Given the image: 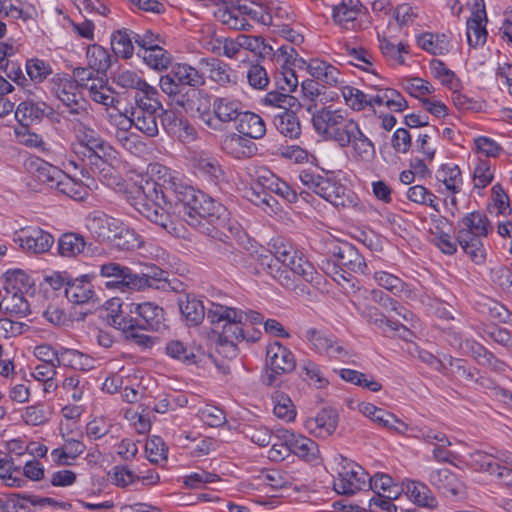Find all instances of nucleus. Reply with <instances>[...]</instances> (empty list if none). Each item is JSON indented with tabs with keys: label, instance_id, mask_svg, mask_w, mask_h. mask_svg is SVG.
Returning a JSON list of instances; mask_svg holds the SVG:
<instances>
[{
	"label": "nucleus",
	"instance_id": "obj_1",
	"mask_svg": "<svg viewBox=\"0 0 512 512\" xmlns=\"http://www.w3.org/2000/svg\"><path fill=\"white\" fill-rule=\"evenodd\" d=\"M170 199L177 212L187 216L188 224L198 227L202 233L214 239L222 240V235L229 238L226 231L232 236L240 232L239 224L227 218L226 210L220 204L191 186L175 187Z\"/></svg>",
	"mask_w": 512,
	"mask_h": 512
},
{
	"label": "nucleus",
	"instance_id": "obj_2",
	"mask_svg": "<svg viewBox=\"0 0 512 512\" xmlns=\"http://www.w3.org/2000/svg\"><path fill=\"white\" fill-rule=\"evenodd\" d=\"M205 83L204 74L187 63L172 65L170 71L159 80V86L168 96L170 104L186 112L201 111L198 102L206 100V92L198 88Z\"/></svg>",
	"mask_w": 512,
	"mask_h": 512
},
{
	"label": "nucleus",
	"instance_id": "obj_3",
	"mask_svg": "<svg viewBox=\"0 0 512 512\" xmlns=\"http://www.w3.org/2000/svg\"><path fill=\"white\" fill-rule=\"evenodd\" d=\"M492 229L491 221L479 211L467 213L458 221L457 243L476 264L485 261L486 252L482 238L486 237Z\"/></svg>",
	"mask_w": 512,
	"mask_h": 512
},
{
	"label": "nucleus",
	"instance_id": "obj_4",
	"mask_svg": "<svg viewBox=\"0 0 512 512\" xmlns=\"http://www.w3.org/2000/svg\"><path fill=\"white\" fill-rule=\"evenodd\" d=\"M299 180L308 189L330 202L335 207H353L356 205L355 194L336 179L333 172L321 175L314 170L304 169L299 173Z\"/></svg>",
	"mask_w": 512,
	"mask_h": 512
},
{
	"label": "nucleus",
	"instance_id": "obj_5",
	"mask_svg": "<svg viewBox=\"0 0 512 512\" xmlns=\"http://www.w3.org/2000/svg\"><path fill=\"white\" fill-rule=\"evenodd\" d=\"M245 314L242 309L230 307L227 305L211 303L207 311V320L211 324L224 322L222 331L218 335V343L221 347L230 348L231 353L235 354L237 344L244 341L245 324L243 318Z\"/></svg>",
	"mask_w": 512,
	"mask_h": 512
},
{
	"label": "nucleus",
	"instance_id": "obj_6",
	"mask_svg": "<svg viewBox=\"0 0 512 512\" xmlns=\"http://www.w3.org/2000/svg\"><path fill=\"white\" fill-rule=\"evenodd\" d=\"M325 140L334 141L341 148L351 146L354 153L362 159H367L375 152L373 142L362 132L358 123L347 118L346 114L339 119V123Z\"/></svg>",
	"mask_w": 512,
	"mask_h": 512
},
{
	"label": "nucleus",
	"instance_id": "obj_7",
	"mask_svg": "<svg viewBox=\"0 0 512 512\" xmlns=\"http://www.w3.org/2000/svg\"><path fill=\"white\" fill-rule=\"evenodd\" d=\"M295 367L296 359L292 351L280 342H273L267 346L262 382L266 386L278 385L280 376L292 372Z\"/></svg>",
	"mask_w": 512,
	"mask_h": 512
},
{
	"label": "nucleus",
	"instance_id": "obj_8",
	"mask_svg": "<svg viewBox=\"0 0 512 512\" xmlns=\"http://www.w3.org/2000/svg\"><path fill=\"white\" fill-rule=\"evenodd\" d=\"M173 190L167 187L163 190L157 182L146 180L144 185L138 187V195L134 203L135 209L152 221L155 214L162 208V203L174 207V202L170 199L173 197Z\"/></svg>",
	"mask_w": 512,
	"mask_h": 512
},
{
	"label": "nucleus",
	"instance_id": "obj_9",
	"mask_svg": "<svg viewBox=\"0 0 512 512\" xmlns=\"http://www.w3.org/2000/svg\"><path fill=\"white\" fill-rule=\"evenodd\" d=\"M201 105V111L198 112L201 120L212 129H219L221 123H229L237 121L243 111H241L240 103L226 97L215 98L212 104L213 115L206 109L209 107V96L206 93V100L202 99L198 102Z\"/></svg>",
	"mask_w": 512,
	"mask_h": 512
},
{
	"label": "nucleus",
	"instance_id": "obj_10",
	"mask_svg": "<svg viewBox=\"0 0 512 512\" xmlns=\"http://www.w3.org/2000/svg\"><path fill=\"white\" fill-rule=\"evenodd\" d=\"M98 276L106 279L105 287L107 289H118L123 292L134 290V286L137 284L139 286L141 283V280L137 278V273L116 262H107L100 265Z\"/></svg>",
	"mask_w": 512,
	"mask_h": 512
},
{
	"label": "nucleus",
	"instance_id": "obj_11",
	"mask_svg": "<svg viewBox=\"0 0 512 512\" xmlns=\"http://www.w3.org/2000/svg\"><path fill=\"white\" fill-rule=\"evenodd\" d=\"M305 338L310 343L311 348L319 354L328 355L343 362H347L352 356L350 351L341 345L332 334H327L316 328H309L306 331Z\"/></svg>",
	"mask_w": 512,
	"mask_h": 512
},
{
	"label": "nucleus",
	"instance_id": "obj_12",
	"mask_svg": "<svg viewBox=\"0 0 512 512\" xmlns=\"http://www.w3.org/2000/svg\"><path fill=\"white\" fill-rule=\"evenodd\" d=\"M368 473L356 463L342 466L334 481V490L343 495H353L367 486Z\"/></svg>",
	"mask_w": 512,
	"mask_h": 512
},
{
	"label": "nucleus",
	"instance_id": "obj_13",
	"mask_svg": "<svg viewBox=\"0 0 512 512\" xmlns=\"http://www.w3.org/2000/svg\"><path fill=\"white\" fill-rule=\"evenodd\" d=\"M34 160V193H48L57 189L64 172L40 156Z\"/></svg>",
	"mask_w": 512,
	"mask_h": 512
},
{
	"label": "nucleus",
	"instance_id": "obj_14",
	"mask_svg": "<svg viewBox=\"0 0 512 512\" xmlns=\"http://www.w3.org/2000/svg\"><path fill=\"white\" fill-rule=\"evenodd\" d=\"M97 278V272L93 271L73 277L70 275L68 286L65 288V296L71 303L86 304L94 303L97 300L91 282Z\"/></svg>",
	"mask_w": 512,
	"mask_h": 512
},
{
	"label": "nucleus",
	"instance_id": "obj_15",
	"mask_svg": "<svg viewBox=\"0 0 512 512\" xmlns=\"http://www.w3.org/2000/svg\"><path fill=\"white\" fill-rule=\"evenodd\" d=\"M330 5L332 19L337 26L351 31H355L361 26L358 19L362 11L360 0H336Z\"/></svg>",
	"mask_w": 512,
	"mask_h": 512
},
{
	"label": "nucleus",
	"instance_id": "obj_16",
	"mask_svg": "<svg viewBox=\"0 0 512 512\" xmlns=\"http://www.w3.org/2000/svg\"><path fill=\"white\" fill-rule=\"evenodd\" d=\"M130 312H135L138 330L161 331L166 328L164 310L152 303H131Z\"/></svg>",
	"mask_w": 512,
	"mask_h": 512
},
{
	"label": "nucleus",
	"instance_id": "obj_17",
	"mask_svg": "<svg viewBox=\"0 0 512 512\" xmlns=\"http://www.w3.org/2000/svg\"><path fill=\"white\" fill-rule=\"evenodd\" d=\"M56 95L66 106L68 113L80 115L86 113L88 101L84 98L80 85L72 79H59Z\"/></svg>",
	"mask_w": 512,
	"mask_h": 512
},
{
	"label": "nucleus",
	"instance_id": "obj_18",
	"mask_svg": "<svg viewBox=\"0 0 512 512\" xmlns=\"http://www.w3.org/2000/svg\"><path fill=\"white\" fill-rule=\"evenodd\" d=\"M0 479L7 486H23L28 479H32V460L25 461L24 468L21 469L12 456L0 457Z\"/></svg>",
	"mask_w": 512,
	"mask_h": 512
},
{
	"label": "nucleus",
	"instance_id": "obj_19",
	"mask_svg": "<svg viewBox=\"0 0 512 512\" xmlns=\"http://www.w3.org/2000/svg\"><path fill=\"white\" fill-rule=\"evenodd\" d=\"M329 253L339 262L342 269L349 270L354 273L364 274L366 272V262L364 257L350 243L333 242Z\"/></svg>",
	"mask_w": 512,
	"mask_h": 512
},
{
	"label": "nucleus",
	"instance_id": "obj_20",
	"mask_svg": "<svg viewBox=\"0 0 512 512\" xmlns=\"http://www.w3.org/2000/svg\"><path fill=\"white\" fill-rule=\"evenodd\" d=\"M131 303H123L114 298L108 308L106 321L110 326L121 330L126 336L132 330H138V322L135 312H130Z\"/></svg>",
	"mask_w": 512,
	"mask_h": 512
},
{
	"label": "nucleus",
	"instance_id": "obj_21",
	"mask_svg": "<svg viewBox=\"0 0 512 512\" xmlns=\"http://www.w3.org/2000/svg\"><path fill=\"white\" fill-rule=\"evenodd\" d=\"M483 22H487L484 0H475L472 17L466 23L467 42L472 48L483 46L486 43L488 33Z\"/></svg>",
	"mask_w": 512,
	"mask_h": 512
},
{
	"label": "nucleus",
	"instance_id": "obj_22",
	"mask_svg": "<svg viewBox=\"0 0 512 512\" xmlns=\"http://www.w3.org/2000/svg\"><path fill=\"white\" fill-rule=\"evenodd\" d=\"M360 412L380 427L397 434H404L408 425L398 419L393 413L375 406L372 403L360 404Z\"/></svg>",
	"mask_w": 512,
	"mask_h": 512
},
{
	"label": "nucleus",
	"instance_id": "obj_23",
	"mask_svg": "<svg viewBox=\"0 0 512 512\" xmlns=\"http://www.w3.org/2000/svg\"><path fill=\"white\" fill-rule=\"evenodd\" d=\"M118 224V220L100 212H94L86 218V228L98 242H110L114 239Z\"/></svg>",
	"mask_w": 512,
	"mask_h": 512
},
{
	"label": "nucleus",
	"instance_id": "obj_24",
	"mask_svg": "<svg viewBox=\"0 0 512 512\" xmlns=\"http://www.w3.org/2000/svg\"><path fill=\"white\" fill-rule=\"evenodd\" d=\"M313 107H315V105L311 104L307 107V111L312 114L311 121L313 128L318 135L326 139L330 131L337 126L339 119L343 117L345 112L339 109L333 110L330 107H322L321 109L312 111Z\"/></svg>",
	"mask_w": 512,
	"mask_h": 512
},
{
	"label": "nucleus",
	"instance_id": "obj_25",
	"mask_svg": "<svg viewBox=\"0 0 512 512\" xmlns=\"http://www.w3.org/2000/svg\"><path fill=\"white\" fill-rule=\"evenodd\" d=\"M222 149L236 159L252 157L256 151V144L242 134L231 133L221 141Z\"/></svg>",
	"mask_w": 512,
	"mask_h": 512
},
{
	"label": "nucleus",
	"instance_id": "obj_26",
	"mask_svg": "<svg viewBox=\"0 0 512 512\" xmlns=\"http://www.w3.org/2000/svg\"><path fill=\"white\" fill-rule=\"evenodd\" d=\"M178 306L188 326H198L207 317L208 308L193 294L179 296Z\"/></svg>",
	"mask_w": 512,
	"mask_h": 512
},
{
	"label": "nucleus",
	"instance_id": "obj_27",
	"mask_svg": "<svg viewBox=\"0 0 512 512\" xmlns=\"http://www.w3.org/2000/svg\"><path fill=\"white\" fill-rule=\"evenodd\" d=\"M460 349L471 355L480 365L487 366L495 371L504 370V362L497 359L490 351L475 340L465 339L459 344Z\"/></svg>",
	"mask_w": 512,
	"mask_h": 512
},
{
	"label": "nucleus",
	"instance_id": "obj_28",
	"mask_svg": "<svg viewBox=\"0 0 512 512\" xmlns=\"http://www.w3.org/2000/svg\"><path fill=\"white\" fill-rule=\"evenodd\" d=\"M273 125L281 135L291 140H296L301 135L299 117L291 108L274 114Z\"/></svg>",
	"mask_w": 512,
	"mask_h": 512
},
{
	"label": "nucleus",
	"instance_id": "obj_29",
	"mask_svg": "<svg viewBox=\"0 0 512 512\" xmlns=\"http://www.w3.org/2000/svg\"><path fill=\"white\" fill-rule=\"evenodd\" d=\"M258 176L260 178V185L266 188L269 194L274 193L289 203H295L298 200L297 192L272 172L265 170Z\"/></svg>",
	"mask_w": 512,
	"mask_h": 512
},
{
	"label": "nucleus",
	"instance_id": "obj_30",
	"mask_svg": "<svg viewBox=\"0 0 512 512\" xmlns=\"http://www.w3.org/2000/svg\"><path fill=\"white\" fill-rule=\"evenodd\" d=\"M25 294L22 292L0 290V310L18 317L28 316L30 314V303Z\"/></svg>",
	"mask_w": 512,
	"mask_h": 512
},
{
	"label": "nucleus",
	"instance_id": "obj_31",
	"mask_svg": "<svg viewBox=\"0 0 512 512\" xmlns=\"http://www.w3.org/2000/svg\"><path fill=\"white\" fill-rule=\"evenodd\" d=\"M285 436L288 437L291 453L306 462H312L317 458L319 448L315 441L302 435H295L288 430H285Z\"/></svg>",
	"mask_w": 512,
	"mask_h": 512
},
{
	"label": "nucleus",
	"instance_id": "obj_32",
	"mask_svg": "<svg viewBox=\"0 0 512 512\" xmlns=\"http://www.w3.org/2000/svg\"><path fill=\"white\" fill-rule=\"evenodd\" d=\"M117 156L118 152L108 142L103 140L88 153L87 160L94 173L96 170L101 173L104 172L106 168H100V166L107 165L108 170H110L112 168V163L117 160Z\"/></svg>",
	"mask_w": 512,
	"mask_h": 512
},
{
	"label": "nucleus",
	"instance_id": "obj_33",
	"mask_svg": "<svg viewBox=\"0 0 512 512\" xmlns=\"http://www.w3.org/2000/svg\"><path fill=\"white\" fill-rule=\"evenodd\" d=\"M338 425V414L332 409L321 410L314 419L307 422L308 428L317 437H328L335 430Z\"/></svg>",
	"mask_w": 512,
	"mask_h": 512
},
{
	"label": "nucleus",
	"instance_id": "obj_34",
	"mask_svg": "<svg viewBox=\"0 0 512 512\" xmlns=\"http://www.w3.org/2000/svg\"><path fill=\"white\" fill-rule=\"evenodd\" d=\"M236 129L250 139H261L266 134V124L262 117L250 111L242 112Z\"/></svg>",
	"mask_w": 512,
	"mask_h": 512
},
{
	"label": "nucleus",
	"instance_id": "obj_35",
	"mask_svg": "<svg viewBox=\"0 0 512 512\" xmlns=\"http://www.w3.org/2000/svg\"><path fill=\"white\" fill-rule=\"evenodd\" d=\"M17 126L15 127V135L19 142L25 145H32V135L30 132L32 126V103L22 102L15 111Z\"/></svg>",
	"mask_w": 512,
	"mask_h": 512
},
{
	"label": "nucleus",
	"instance_id": "obj_36",
	"mask_svg": "<svg viewBox=\"0 0 512 512\" xmlns=\"http://www.w3.org/2000/svg\"><path fill=\"white\" fill-rule=\"evenodd\" d=\"M429 482L442 494L457 495L461 483L457 476L447 468L436 469L430 472Z\"/></svg>",
	"mask_w": 512,
	"mask_h": 512
},
{
	"label": "nucleus",
	"instance_id": "obj_37",
	"mask_svg": "<svg viewBox=\"0 0 512 512\" xmlns=\"http://www.w3.org/2000/svg\"><path fill=\"white\" fill-rule=\"evenodd\" d=\"M416 41L419 47L432 55H444L451 47L450 39L444 33L425 32L418 35Z\"/></svg>",
	"mask_w": 512,
	"mask_h": 512
},
{
	"label": "nucleus",
	"instance_id": "obj_38",
	"mask_svg": "<svg viewBox=\"0 0 512 512\" xmlns=\"http://www.w3.org/2000/svg\"><path fill=\"white\" fill-rule=\"evenodd\" d=\"M448 365L458 377L466 382H474L483 388H491L493 386V382L490 379L481 376L476 368L467 366L466 361L463 359L449 356Z\"/></svg>",
	"mask_w": 512,
	"mask_h": 512
},
{
	"label": "nucleus",
	"instance_id": "obj_39",
	"mask_svg": "<svg viewBox=\"0 0 512 512\" xmlns=\"http://www.w3.org/2000/svg\"><path fill=\"white\" fill-rule=\"evenodd\" d=\"M158 114L159 112L143 113L140 110H131L129 126L133 125L147 137H156L159 134Z\"/></svg>",
	"mask_w": 512,
	"mask_h": 512
},
{
	"label": "nucleus",
	"instance_id": "obj_40",
	"mask_svg": "<svg viewBox=\"0 0 512 512\" xmlns=\"http://www.w3.org/2000/svg\"><path fill=\"white\" fill-rule=\"evenodd\" d=\"M470 465L477 471L486 472L497 479L503 478V469L499 466L496 455L483 451H475L470 454Z\"/></svg>",
	"mask_w": 512,
	"mask_h": 512
},
{
	"label": "nucleus",
	"instance_id": "obj_41",
	"mask_svg": "<svg viewBox=\"0 0 512 512\" xmlns=\"http://www.w3.org/2000/svg\"><path fill=\"white\" fill-rule=\"evenodd\" d=\"M111 48L117 57L130 59L134 54L133 31L123 28L114 31L110 38Z\"/></svg>",
	"mask_w": 512,
	"mask_h": 512
},
{
	"label": "nucleus",
	"instance_id": "obj_42",
	"mask_svg": "<svg viewBox=\"0 0 512 512\" xmlns=\"http://www.w3.org/2000/svg\"><path fill=\"white\" fill-rule=\"evenodd\" d=\"M135 106L132 110H140L143 113L160 112L162 103L159 100L158 90L148 85L141 91H136L134 95Z\"/></svg>",
	"mask_w": 512,
	"mask_h": 512
},
{
	"label": "nucleus",
	"instance_id": "obj_43",
	"mask_svg": "<svg viewBox=\"0 0 512 512\" xmlns=\"http://www.w3.org/2000/svg\"><path fill=\"white\" fill-rule=\"evenodd\" d=\"M281 265L296 272L306 282H315L317 272L314 266L309 261L303 259L302 256H299L296 250L290 251L289 256L285 258V262H281Z\"/></svg>",
	"mask_w": 512,
	"mask_h": 512
},
{
	"label": "nucleus",
	"instance_id": "obj_44",
	"mask_svg": "<svg viewBox=\"0 0 512 512\" xmlns=\"http://www.w3.org/2000/svg\"><path fill=\"white\" fill-rule=\"evenodd\" d=\"M341 92L346 105L354 111H362L366 107H374L376 105V103L373 102L375 94L365 93L349 85L344 86Z\"/></svg>",
	"mask_w": 512,
	"mask_h": 512
},
{
	"label": "nucleus",
	"instance_id": "obj_45",
	"mask_svg": "<svg viewBox=\"0 0 512 512\" xmlns=\"http://www.w3.org/2000/svg\"><path fill=\"white\" fill-rule=\"evenodd\" d=\"M200 64L206 66L209 72V78L221 86H226L233 82L231 67L217 58H202Z\"/></svg>",
	"mask_w": 512,
	"mask_h": 512
},
{
	"label": "nucleus",
	"instance_id": "obj_46",
	"mask_svg": "<svg viewBox=\"0 0 512 512\" xmlns=\"http://www.w3.org/2000/svg\"><path fill=\"white\" fill-rule=\"evenodd\" d=\"M169 273L164 271L158 267L150 268L147 273H137V278L141 280L140 285L134 286V290H141L144 288H154V289H162L166 290L170 285V280L168 279Z\"/></svg>",
	"mask_w": 512,
	"mask_h": 512
},
{
	"label": "nucleus",
	"instance_id": "obj_47",
	"mask_svg": "<svg viewBox=\"0 0 512 512\" xmlns=\"http://www.w3.org/2000/svg\"><path fill=\"white\" fill-rule=\"evenodd\" d=\"M137 55L147 66L158 71L166 70L172 60L170 53L160 45L149 50H138Z\"/></svg>",
	"mask_w": 512,
	"mask_h": 512
},
{
	"label": "nucleus",
	"instance_id": "obj_48",
	"mask_svg": "<svg viewBox=\"0 0 512 512\" xmlns=\"http://www.w3.org/2000/svg\"><path fill=\"white\" fill-rule=\"evenodd\" d=\"M229 238L222 235L220 240L223 242V246H218V252L222 257L227 258L230 262H232L234 265H240L243 267H247L248 264L250 265V260L253 259L251 255L245 254L241 252L240 250H237L233 247L232 243L230 242L232 239L239 237L241 231L236 234L235 236H232V234L229 231H226Z\"/></svg>",
	"mask_w": 512,
	"mask_h": 512
},
{
	"label": "nucleus",
	"instance_id": "obj_49",
	"mask_svg": "<svg viewBox=\"0 0 512 512\" xmlns=\"http://www.w3.org/2000/svg\"><path fill=\"white\" fill-rule=\"evenodd\" d=\"M115 238L111 239L110 243L120 250H134L142 246L143 241L141 236L133 229L124 227L120 222L118 229L115 230Z\"/></svg>",
	"mask_w": 512,
	"mask_h": 512
},
{
	"label": "nucleus",
	"instance_id": "obj_50",
	"mask_svg": "<svg viewBox=\"0 0 512 512\" xmlns=\"http://www.w3.org/2000/svg\"><path fill=\"white\" fill-rule=\"evenodd\" d=\"M87 59L89 67L97 74L105 75L111 66V55L108 50L98 44L88 46Z\"/></svg>",
	"mask_w": 512,
	"mask_h": 512
},
{
	"label": "nucleus",
	"instance_id": "obj_51",
	"mask_svg": "<svg viewBox=\"0 0 512 512\" xmlns=\"http://www.w3.org/2000/svg\"><path fill=\"white\" fill-rule=\"evenodd\" d=\"M58 252L61 256H76L84 251L86 241L84 237L78 233H64L58 239Z\"/></svg>",
	"mask_w": 512,
	"mask_h": 512
},
{
	"label": "nucleus",
	"instance_id": "obj_52",
	"mask_svg": "<svg viewBox=\"0 0 512 512\" xmlns=\"http://www.w3.org/2000/svg\"><path fill=\"white\" fill-rule=\"evenodd\" d=\"M246 198L256 206L269 208L272 211L277 209V200L267 192L266 188L260 185V178L257 177L256 181L245 192Z\"/></svg>",
	"mask_w": 512,
	"mask_h": 512
},
{
	"label": "nucleus",
	"instance_id": "obj_53",
	"mask_svg": "<svg viewBox=\"0 0 512 512\" xmlns=\"http://www.w3.org/2000/svg\"><path fill=\"white\" fill-rule=\"evenodd\" d=\"M374 279L379 286L385 288L394 295L409 296L412 293V290L409 288L408 284H406L402 279L391 273L385 271L375 272Z\"/></svg>",
	"mask_w": 512,
	"mask_h": 512
},
{
	"label": "nucleus",
	"instance_id": "obj_54",
	"mask_svg": "<svg viewBox=\"0 0 512 512\" xmlns=\"http://www.w3.org/2000/svg\"><path fill=\"white\" fill-rule=\"evenodd\" d=\"M55 367V363H42L34 366V381L38 382V386H42L44 396L57 388V383L54 380Z\"/></svg>",
	"mask_w": 512,
	"mask_h": 512
},
{
	"label": "nucleus",
	"instance_id": "obj_55",
	"mask_svg": "<svg viewBox=\"0 0 512 512\" xmlns=\"http://www.w3.org/2000/svg\"><path fill=\"white\" fill-rule=\"evenodd\" d=\"M437 179L443 182L452 194L459 193L463 184L461 170L457 165L443 164L438 170Z\"/></svg>",
	"mask_w": 512,
	"mask_h": 512
},
{
	"label": "nucleus",
	"instance_id": "obj_56",
	"mask_svg": "<svg viewBox=\"0 0 512 512\" xmlns=\"http://www.w3.org/2000/svg\"><path fill=\"white\" fill-rule=\"evenodd\" d=\"M194 166L212 179L219 181L223 178L224 172L218 160L205 152L196 153L193 158Z\"/></svg>",
	"mask_w": 512,
	"mask_h": 512
},
{
	"label": "nucleus",
	"instance_id": "obj_57",
	"mask_svg": "<svg viewBox=\"0 0 512 512\" xmlns=\"http://www.w3.org/2000/svg\"><path fill=\"white\" fill-rule=\"evenodd\" d=\"M373 102L376 105H385L393 112H402L408 107V102L401 93L393 88H385L383 93H376Z\"/></svg>",
	"mask_w": 512,
	"mask_h": 512
},
{
	"label": "nucleus",
	"instance_id": "obj_58",
	"mask_svg": "<svg viewBox=\"0 0 512 512\" xmlns=\"http://www.w3.org/2000/svg\"><path fill=\"white\" fill-rule=\"evenodd\" d=\"M166 354L184 364L191 365L197 363V355L194 348L185 345L180 340H171L166 344Z\"/></svg>",
	"mask_w": 512,
	"mask_h": 512
},
{
	"label": "nucleus",
	"instance_id": "obj_59",
	"mask_svg": "<svg viewBox=\"0 0 512 512\" xmlns=\"http://www.w3.org/2000/svg\"><path fill=\"white\" fill-rule=\"evenodd\" d=\"M478 310L493 322L506 323L510 317L509 311L504 305L490 298H483L478 302Z\"/></svg>",
	"mask_w": 512,
	"mask_h": 512
},
{
	"label": "nucleus",
	"instance_id": "obj_60",
	"mask_svg": "<svg viewBox=\"0 0 512 512\" xmlns=\"http://www.w3.org/2000/svg\"><path fill=\"white\" fill-rule=\"evenodd\" d=\"M56 192L66 195L75 201H83L88 195V187L82 182H77L64 173V178L60 180Z\"/></svg>",
	"mask_w": 512,
	"mask_h": 512
},
{
	"label": "nucleus",
	"instance_id": "obj_61",
	"mask_svg": "<svg viewBox=\"0 0 512 512\" xmlns=\"http://www.w3.org/2000/svg\"><path fill=\"white\" fill-rule=\"evenodd\" d=\"M4 286L1 290L28 293L31 287L29 276L20 269L8 270L3 275Z\"/></svg>",
	"mask_w": 512,
	"mask_h": 512
},
{
	"label": "nucleus",
	"instance_id": "obj_62",
	"mask_svg": "<svg viewBox=\"0 0 512 512\" xmlns=\"http://www.w3.org/2000/svg\"><path fill=\"white\" fill-rule=\"evenodd\" d=\"M297 99L281 90L270 91L261 99L260 103L265 107L277 108L279 111L292 108Z\"/></svg>",
	"mask_w": 512,
	"mask_h": 512
},
{
	"label": "nucleus",
	"instance_id": "obj_63",
	"mask_svg": "<svg viewBox=\"0 0 512 512\" xmlns=\"http://www.w3.org/2000/svg\"><path fill=\"white\" fill-rule=\"evenodd\" d=\"M272 400L274 403L273 412L278 418L286 421L295 419L296 411L288 395L277 391L272 395Z\"/></svg>",
	"mask_w": 512,
	"mask_h": 512
},
{
	"label": "nucleus",
	"instance_id": "obj_64",
	"mask_svg": "<svg viewBox=\"0 0 512 512\" xmlns=\"http://www.w3.org/2000/svg\"><path fill=\"white\" fill-rule=\"evenodd\" d=\"M274 79L277 89L287 94L294 92L298 86L297 75L289 66L281 65V70L276 71Z\"/></svg>",
	"mask_w": 512,
	"mask_h": 512
}]
</instances>
